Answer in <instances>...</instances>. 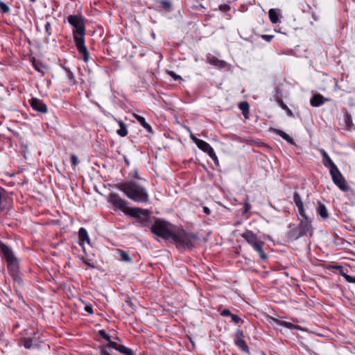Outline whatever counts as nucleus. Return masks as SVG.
<instances>
[{"label": "nucleus", "mask_w": 355, "mask_h": 355, "mask_svg": "<svg viewBox=\"0 0 355 355\" xmlns=\"http://www.w3.org/2000/svg\"><path fill=\"white\" fill-rule=\"evenodd\" d=\"M67 21L73 27V34L76 48L78 52L83 55V60L87 62L89 59V53L85 45V26L83 19L80 15H69L67 17Z\"/></svg>", "instance_id": "obj_1"}, {"label": "nucleus", "mask_w": 355, "mask_h": 355, "mask_svg": "<svg viewBox=\"0 0 355 355\" xmlns=\"http://www.w3.org/2000/svg\"><path fill=\"white\" fill-rule=\"evenodd\" d=\"M114 187L137 202L146 203L149 200L148 193L146 188L135 181L130 180L118 183L114 185Z\"/></svg>", "instance_id": "obj_2"}, {"label": "nucleus", "mask_w": 355, "mask_h": 355, "mask_svg": "<svg viewBox=\"0 0 355 355\" xmlns=\"http://www.w3.org/2000/svg\"><path fill=\"white\" fill-rule=\"evenodd\" d=\"M108 201L113 205L116 209L121 210L125 214L133 218H139L142 216H148V214L147 209L138 207L128 208V202L116 193H111L110 194Z\"/></svg>", "instance_id": "obj_3"}, {"label": "nucleus", "mask_w": 355, "mask_h": 355, "mask_svg": "<svg viewBox=\"0 0 355 355\" xmlns=\"http://www.w3.org/2000/svg\"><path fill=\"white\" fill-rule=\"evenodd\" d=\"M198 239L196 234L187 232L182 228L175 230L171 238V241L175 244L178 248H192L193 243Z\"/></svg>", "instance_id": "obj_4"}, {"label": "nucleus", "mask_w": 355, "mask_h": 355, "mask_svg": "<svg viewBox=\"0 0 355 355\" xmlns=\"http://www.w3.org/2000/svg\"><path fill=\"white\" fill-rule=\"evenodd\" d=\"M3 255L7 263V269L14 281L20 282L19 262L12 250L10 248Z\"/></svg>", "instance_id": "obj_5"}, {"label": "nucleus", "mask_w": 355, "mask_h": 355, "mask_svg": "<svg viewBox=\"0 0 355 355\" xmlns=\"http://www.w3.org/2000/svg\"><path fill=\"white\" fill-rule=\"evenodd\" d=\"M174 230L172 224L161 219H157L151 227L153 234L167 241L171 240Z\"/></svg>", "instance_id": "obj_6"}, {"label": "nucleus", "mask_w": 355, "mask_h": 355, "mask_svg": "<svg viewBox=\"0 0 355 355\" xmlns=\"http://www.w3.org/2000/svg\"><path fill=\"white\" fill-rule=\"evenodd\" d=\"M241 237L259 253L261 259L266 260L268 258L263 250V242L258 241V237L253 232L246 230L241 234Z\"/></svg>", "instance_id": "obj_7"}, {"label": "nucleus", "mask_w": 355, "mask_h": 355, "mask_svg": "<svg viewBox=\"0 0 355 355\" xmlns=\"http://www.w3.org/2000/svg\"><path fill=\"white\" fill-rule=\"evenodd\" d=\"M329 173L331 175L332 180L334 183L342 191H347L349 190V186L347 184V182L339 171L338 168L335 170H330Z\"/></svg>", "instance_id": "obj_8"}, {"label": "nucleus", "mask_w": 355, "mask_h": 355, "mask_svg": "<svg viewBox=\"0 0 355 355\" xmlns=\"http://www.w3.org/2000/svg\"><path fill=\"white\" fill-rule=\"evenodd\" d=\"M198 148L203 152L208 154V155L212 159L215 164H218V157L213 149V148L206 141L200 139L198 141V144H196Z\"/></svg>", "instance_id": "obj_9"}, {"label": "nucleus", "mask_w": 355, "mask_h": 355, "mask_svg": "<svg viewBox=\"0 0 355 355\" xmlns=\"http://www.w3.org/2000/svg\"><path fill=\"white\" fill-rule=\"evenodd\" d=\"M234 343L242 351L249 353V347L244 340V333L241 329L236 331Z\"/></svg>", "instance_id": "obj_10"}, {"label": "nucleus", "mask_w": 355, "mask_h": 355, "mask_svg": "<svg viewBox=\"0 0 355 355\" xmlns=\"http://www.w3.org/2000/svg\"><path fill=\"white\" fill-rule=\"evenodd\" d=\"M31 105L33 110L41 112V113H46L47 112V106L41 100L37 98H32L31 100Z\"/></svg>", "instance_id": "obj_11"}, {"label": "nucleus", "mask_w": 355, "mask_h": 355, "mask_svg": "<svg viewBox=\"0 0 355 355\" xmlns=\"http://www.w3.org/2000/svg\"><path fill=\"white\" fill-rule=\"evenodd\" d=\"M318 150L322 157V163L324 166L329 168V171L331 169L335 170L338 168L323 148H320Z\"/></svg>", "instance_id": "obj_12"}, {"label": "nucleus", "mask_w": 355, "mask_h": 355, "mask_svg": "<svg viewBox=\"0 0 355 355\" xmlns=\"http://www.w3.org/2000/svg\"><path fill=\"white\" fill-rule=\"evenodd\" d=\"M119 344L116 342L112 341L111 340L108 342L107 344L99 347V353L100 355H112V352L109 349L110 348H113L117 350Z\"/></svg>", "instance_id": "obj_13"}, {"label": "nucleus", "mask_w": 355, "mask_h": 355, "mask_svg": "<svg viewBox=\"0 0 355 355\" xmlns=\"http://www.w3.org/2000/svg\"><path fill=\"white\" fill-rule=\"evenodd\" d=\"M293 201H294L295 204L296 205V206L297 207L300 215L302 217H303L304 218H306V215L305 214V211L304 209V205H303V202H302V198L297 191L294 192Z\"/></svg>", "instance_id": "obj_14"}, {"label": "nucleus", "mask_w": 355, "mask_h": 355, "mask_svg": "<svg viewBox=\"0 0 355 355\" xmlns=\"http://www.w3.org/2000/svg\"><path fill=\"white\" fill-rule=\"evenodd\" d=\"M329 101V98H324L322 94H315L310 99V104L313 107H320Z\"/></svg>", "instance_id": "obj_15"}, {"label": "nucleus", "mask_w": 355, "mask_h": 355, "mask_svg": "<svg viewBox=\"0 0 355 355\" xmlns=\"http://www.w3.org/2000/svg\"><path fill=\"white\" fill-rule=\"evenodd\" d=\"M303 236L304 235L302 233L298 227L293 226L287 234V239L289 241H294Z\"/></svg>", "instance_id": "obj_16"}, {"label": "nucleus", "mask_w": 355, "mask_h": 355, "mask_svg": "<svg viewBox=\"0 0 355 355\" xmlns=\"http://www.w3.org/2000/svg\"><path fill=\"white\" fill-rule=\"evenodd\" d=\"M297 227L304 235L307 234L310 232L311 229V221L309 220L307 216L306 218L302 220Z\"/></svg>", "instance_id": "obj_17"}, {"label": "nucleus", "mask_w": 355, "mask_h": 355, "mask_svg": "<svg viewBox=\"0 0 355 355\" xmlns=\"http://www.w3.org/2000/svg\"><path fill=\"white\" fill-rule=\"evenodd\" d=\"M78 239L79 243L80 245H83V244L86 242L88 244H90V239L87 233V231L84 227H80L78 231Z\"/></svg>", "instance_id": "obj_18"}, {"label": "nucleus", "mask_w": 355, "mask_h": 355, "mask_svg": "<svg viewBox=\"0 0 355 355\" xmlns=\"http://www.w3.org/2000/svg\"><path fill=\"white\" fill-rule=\"evenodd\" d=\"M207 62L210 64L214 65L219 69H223L227 66V63L225 61L219 60L218 58L214 56L208 58Z\"/></svg>", "instance_id": "obj_19"}, {"label": "nucleus", "mask_w": 355, "mask_h": 355, "mask_svg": "<svg viewBox=\"0 0 355 355\" xmlns=\"http://www.w3.org/2000/svg\"><path fill=\"white\" fill-rule=\"evenodd\" d=\"M273 132L276 135L282 137L284 140H286L290 144L295 145V142L294 139L290 135H288L287 133H286L285 132H284L281 130H279V129H274Z\"/></svg>", "instance_id": "obj_20"}, {"label": "nucleus", "mask_w": 355, "mask_h": 355, "mask_svg": "<svg viewBox=\"0 0 355 355\" xmlns=\"http://www.w3.org/2000/svg\"><path fill=\"white\" fill-rule=\"evenodd\" d=\"M318 214L323 219H327L329 218V214L327 209L324 204L319 202L318 207L317 209Z\"/></svg>", "instance_id": "obj_21"}, {"label": "nucleus", "mask_w": 355, "mask_h": 355, "mask_svg": "<svg viewBox=\"0 0 355 355\" xmlns=\"http://www.w3.org/2000/svg\"><path fill=\"white\" fill-rule=\"evenodd\" d=\"M117 122L120 127V128L116 131L117 134L122 137H125L128 135V129L126 125L121 120H119Z\"/></svg>", "instance_id": "obj_22"}, {"label": "nucleus", "mask_w": 355, "mask_h": 355, "mask_svg": "<svg viewBox=\"0 0 355 355\" xmlns=\"http://www.w3.org/2000/svg\"><path fill=\"white\" fill-rule=\"evenodd\" d=\"M239 107L242 111L245 118H248L249 114V103L247 101H242L239 103Z\"/></svg>", "instance_id": "obj_23"}, {"label": "nucleus", "mask_w": 355, "mask_h": 355, "mask_svg": "<svg viewBox=\"0 0 355 355\" xmlns=\"http://www.w3.org/2000/svg\"><path fill=\"white\" fill-rule=\"evenodd\" d=\"M158 3L159 8H162L166 11L171 10L172 3L170 0H159Z\"/></svg>", "instance_id": "obj_24"}, {"label": "nucleus", "mask_w": 355, "mask_h": 355, "mask_svg": "<svg viewBox=\"0 0 355 355\" xmlns=\"http://www.w3.org/2000/svg\"><path fill=\"white\" fill-rule=\"evenodd\" d=\"M33 66L36 71L42 73L43 75L44 74V69H46V67L42 62L34 59L33 61Z\"/></svg>", "instance_id": "obj_25"}, {"label": "nucleus", "mask_w": 355, "mask_h": 355, "mask_svg": "<svg viewBox=\"0 0 355 355\" xmlns=\"http://www.w3.org/2000/svg\"><path fill=\"white\" fill-rule=\"evenodd\" d=\"M118 253L120 256V259L124 262H132V259L130 257L128 253L122 250H118Z\"/></svg>", "instance_id": "obj_26"}, {"label": "nucleus", "mask_w": 355, "mask_h": 355, "mask_svg": "<svg viewBox=\"0 0 355 355\" xmlns=\"http://www.w3.org/2000/svg\"><path fill=\"white\" fill-rule=\"evenodd\" d=\"M268 15L270 20L272 24H276L278 21V13L275 9H270Z\"/></svg>", "instance_id": "obj_27"}, {"label": "nucleus", "mask_w": 355, "mask_h": 355, "mask_svg": "<svg viewBox=\"0 0 355 355\" xmlns=\"http://www.w3.org/2000/svg\"><path fill=\"white\" fill-rule=\"evenodd\" d=\"M277 104L282 107V110H285L289 116H293V112L288 108V107L284 103L283 100H280L278 98Z\"/></svg>", "instance_id": "obj_28"}, {"label": "nucleus", "mask_w": 355, "mask_h": 355, "mask_svg": "<svg viewBox=\"0 0 355 355\" xmlns=\"http://www.w3.org/2000/svg\"><path fill=\"white\" fill-rule=\"evenodd\" d=\"M117 351H119L120 353L125 354V355H132L133 354L132 351L130 349H129L122 345H119V346L117 349Z\"/></svg>", "instance_id": "obj_29"}, {"label": "nucleus", "mask_w": 355, "mask_h": 355, "mask_svg": "<svg viewBox=\"0 0 355 355\" xmlns=\"http://www.w3.org/2000/svg\"><path fill=\"white\" fill-rule=\"evenodd\" d=\"M344 121L347 128H350L353 125L352 117L348 112L345 113Z\"/></svg>", "instance_id": "obj_30"}, {"label": "nucleus", "mask_w": 355, "mask_h": 355, "mask_svg": "<svg viewBox=\"0 0 355 355\" xmlns=\"http://www.w3.org/2000/svg\"><path fill=\"white\" fill-rule=\"evenodd\" d=\"M274 98L276 101V102H278V98H279L280 100H282V91L280 87V86H277L275 89V94L274 95Z\"/></svg>", "instance_id": "obj_31"}, {"label": "nucleus", "mask_w": 355, "mask_h": 355, "mask_svg": "<svg viewBox=\"0 0 355 355\" xmlns=\"http://www.w3.org/2000/svg\"><path fill=\"white\" fill-rule=\"evenodd\" d=\"M21 344L25 348L30 349L32 346V339L25 338L21 340Z\"/></svg>", "instance_id": "obj_32"}, {"label": "nucleus", "mask_w": 355, "mask_h": 355, "mask_svg": "<svg viewBox=\"0 0 355 355\" xmlns=\"http://www.w3.org/2000/svg\"><path fill=\"white\" fill-rule=\"evenodd\" d=\"M5 193V189L0 186V211L4 209V207L3 206V198Z\"/></svg>", "instance_id": "obj_33"}, {"label": "nucleus", "mask_w": 355, "mask_h": 355, "mask_svg": "<svg viewBox=\"0 0 355 355\" xmlns=\"http://www.w3.org/2000/svg\"><path fill=\"white\" fill-rule=\"evenodd\" d=\"M135 118L137 120V121L141 124V125H142V127L144 128V127L148 124V123H146L144 117L141 116H139V115H137V114H135Z\"/></svg>", "instance_id": "obj_34"}, {"label": "nucleus", "mask_w": 355, "mask_h": 355, "mask_svg": "<svg viewBox=\"0 0 355 355\" xmlns=\"http://www.w3.org/2000/svg\"><path fill=\"white\" fill-rule=\"evenodd\" d=\"M342 276L345 279V280L349 283L355 284V277L350 276L346 273L342 272Z\"/></svg>", "instance_id": "obj_35"}, {"label": "nucleus", "mask_w": 355, "mask_h": 355, "mask_svg": "<svg viewBox=\"0 0 355 355\" xmlns=\"http://www.w3.org/2000/svg\"><path fill=\"white\" fill-rule=\"evenodd\" d=\"M98 334L107 342L111 340L110 335L104 329L99 330Z\"/></svg>", "instance_id": "obj_36"}, {"label": "nucleus", "mask_w": 355, "mask_h": 355, "mask_svg": "<svg viewBox=\"0 0 355 355\" xmlns=\"http://www.w3.org/2000/svg\"><path fill=\"white\" fill-rule=\"evenodd\" d=\"M0 10L3 13H7L10 11V8L3 2H0Z\"/></svg>", "instance_id": "obj_37"}, {"label": "nucleus", "mask_w": 355, "mask_h": 355, "mask_svg": "<svg viewBox=\"0 0 355 355\" xmlns=\"http://www.w3.org/2000/svg\"><path fill=\"white\" fill-rule=\"evenodd\" d=\"M186 129L188 132L190 133V138L195 143V144H198V141L200 140V139L197 138L191 132V129L188 127H186Z\"/></svg>", "instance_id": "obj_38"}, {"label": "nucleus", "mask_w": 355, "mask_h": 355, "mask_svg": "<svg viewBox=\"0 0 355 355\" xmlns=\"http://www.w3.org/2000/svg\"><path fill=\"white\" fill-rule=\"evenodd\" d=\"M231 318H232V320L236 323V324H238V323H240V322H243V321L241 320V318L237 315H235V314H232L231 315Z\"/></svg>", "instance_id": "obj_39"}, {"label": "nucleus", "mask_w": 355, "mask_h": 355, "mask_svg": "<svg viewBox=\"0 0 355 355\" xmlns=\"http://www.w3.org/2000/svg\"><path fill=\"white\" fill-rule=\"evenodd\" d=\"M10 248L9 246L6 245L0 240V252L3 254Z\"/></svg>", "instance_id": "obj_40"}, {"label": "nucleus", "mask_w": 355, "mask_h": 355, "mask_svg": "<svg viewBox=\"0 0 355 355\" xmlns=\"http://www.w3.org/2000/svg\"><path fill=\"white\" fill-rule=\"evenodd\" d=\"M218 9L222 12H227L230 10V6L227 4H221L218 6Z\"/></svg>", "instance_id": "obj_41"}, {"label": "nucleus", "mask_w": 355, "mask_h": 355, "mask_svg": "<svg viewBox=\"0 0 355 355\" xmlns=\"http://www.w3.org/2000/svg\"><path fill=\"white\" fill-rule=\"evenodd\" d=\"M261 38H263L265 41L270 42L272 38L274 37V35H261Z\"/></svg>", "instance_id": "obj_42"}, {"label": "nucleus", "mask_w": 355, "mask_h": 355, "mask_svg": "<svg viewBox=\"0 0 355 355\" xmlns=\"http://www.w3.org/2000/svg\"><path fill=\"white\" fill-rule=\"evenodd\" d=\"M232 313L229 309H224L221 311L220 315L224 317L230 316L232 315Z\"/></svg>", "instance_id": "obj_43"}, {"label": "nucleus", "mask_w": 355, "mask_h": 355, "mask_svg": "<svg viewBox=\"0 0 355 355\" xmlns=\"http://www.w3.org/2000/svg\"><path fill=\"white\" fill-rule=\"evenodd\" d=\"M71 162L73 165H74V166L77 165L78 164V157L75 155H72L71 156Z\"/></svg>", "instance_id": "obj_44"}, {"label": "nucleus", "mask_w": 355, "mask_h": 355, "mask_svg": "<svg viewBox=\"0 0 355 355\" xmlns=\"http://www.w3.org/2000/svg\"><path fill=\"white\" fill-rule=\"evenodd\" d=\"M85 311L87 312L89 314H92L94 313L93 311V307L91 304H87L85 306Z\"/></svg>", "instance_id": "obj_45"}, {"label": "nucleus", "mask_w": 355, "mask_h": 355, "mask_svg": "<svg viewBox=\"0 0 355 355\" xmlns=\"http://www.w3.org/2000/svg\"><path fill=\"white\" fill-rule=\"evenodd\" d=\"M51 23H50V22H49V21H47V22L45 24V26H44L46 33H47V35H48L49 36H50V35H51V33H50V28H51Z\"/></svg>", "instance_id": "obj_46"}, {"label": "nucleus", "mask_w": 355, "mask_h": 355, "mask_svg": "<svg viewBox=\"0 0 355 355\" xmlns=\"http://www.w3.org/2000/svg\"><path fill=\"white\" fill-rule=\"evenodd\" d=\"M168 74L173 78L175 80H178L181 79V77L177 74H175L173 71H171L168 72Z\"/></svg>", "instance_id": "obj_47"}, {"label": "nucleus", "mask_w": 355, "mask_h": 355, "mask_svg": "<svg viewBox=\"0 0 355 355\" xmlns=\"http://www.w3.org/2000/svg\"><path fill=\"white\" fill-rule=\"evenodd\" d=\"M251 209V205L250 204L246 201L244 204V213H247Z\"/></svg>", "instance_id": "obj_48"}, {"label": "nucleus", "mask_w": 355, "mask_h": 355, "mask_svg": "<svg viewBox=\"0 0 355 355\" xmlns=\"http://www.w3.org/2000/svg\"><path fill=\"white\" fill-rule=\"evenodd\" d=\"M68 77H69V80H73V83H75V77H74V75H73V73L71 71H68Z\"/></svg>", "instance_id": "obj_49"}, {"label": "nucleus", "mask_w": 355, "mask_h": 355, "mask_svg": "<svg viewBox=\"0 0 355 355\" xmlns=\"http://www.w3.org/2000/svg\"><path fill=\"white\" fill-rule=\"evenodd\" d=\"M203 212L207 215H209L211 214V211L207 207H203Z\"/></svg>", "instance_id": "obj_50"}, {"label": "nucleus", "mask_w": 355, "mask_h": 355, "mask_svg": "<svg viewBox=\"0 0 355 355\" xmlns=\"http://www.w3.org/2000/svg\"><path fill=\"white\" fill-rule=\"evenodd\" d=\"M144 128L148 132H153V130H152V128L151 126L148 123L145 127Z\"/></svg>", "instance_id": "obj_51"}, {"label": "nucleus", "mask_w": 355, "mask_h": 355, "mask_svg": "<svg viewBox=\"0 0 355 355\" xmlns=\"http://www.w3.org/2000/svg\"><path fill=\"white\" fill-rule=\"evenodd\" d=\"M284 325L288 328H292L293 327H294L293 324H292L291 323H289V322H284ZM295 328H297L295 326Z\"/></svg>", "instance_id": "obj_52"}, {"label": "nucleus", "mask_w": 355, "mask_h": 355, "mask_svg": "<svg viewBox=\"0 0 355 355\" xmlns=\"http://www.w3.org/2000/svg\"><path fill=\"white\" fill-rule=\"evenodd\" d=\"M134 177H135V178H137V179H139V178H139V175H138V173H137V172H135V176H134Z\"/></svg>", "instance_id": "obj_53"}, {"label": "nucleus", "mask_w": 355, "mask_h": 355, "mask_svg": "<svg viewBox=\"0 0 355 355\" xmlns=\"http://www.w3.org/2000/svg\"><path fill=\"white\" fill-rule=\"evenodd\" d=\"M85 263H86L87 266H90L92 268H94V266L91 265L90 263H89V262L85 261Z\"/></svg>", "instance_id": "obj_54"}, {"label": "nucleus", "mask_w": 355, "mask_h": 355, "mask_svg": "<svg viewBox=\"0 0 355 355\" xmlns=\"http://www.w3.org/2000/svg\"><path fill=\"white\" fill-rule=\"evenodd\" d=\"M197 8H198V9H199V8H205V7H204L202 4H200Z\"/></svg>", "instance_id": "obj_55"}, {"label": "nucleus", "mask_w": 355, "mask_h": 355, "mask_svg": "<svg viewBox=\"0 0 355 355\" xmlns=\"http://www.w3.org/2000/svg\"><path fill=\"white\" fill-rule=\"evenodd\" d=\"M32 2H35L36 0H30Z\"/></svg>", "instance_id": "obj_56"}]
</instances>
